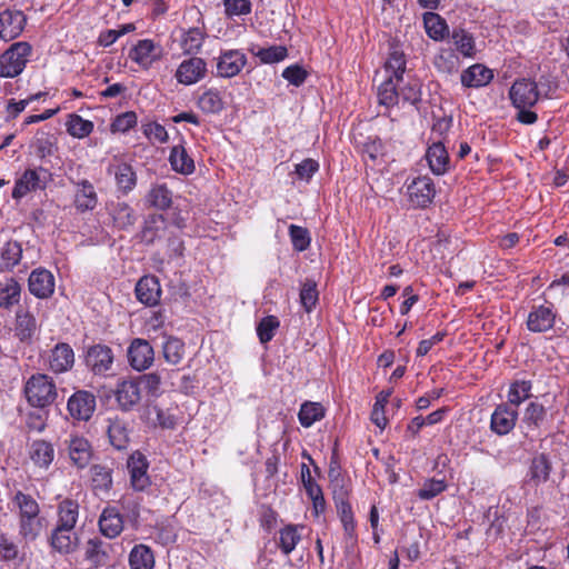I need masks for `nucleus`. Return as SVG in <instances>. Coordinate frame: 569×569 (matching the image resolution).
<instances>
[{"instance_id":"1","label":"nucleus","mask_w":569,"mask_h":569,"mask_svg":"<svg viewBox=\"0 0 569 569\" xmlns=\"http://www.w3.org/2000/svg\"><path fill=\"white\" fill-rule=\"evenodd\" d=\"M551 96V87L545 90V84L538 83L530 79H519L513 82L509 90V98L515 108H531L540 97L549 98Z\"/></svg>"},{"instance_id":"2","label":"nucleus","mask_w":569,"mask_h":569,"mask_svg":"<svg viewBox=\"0 0 569 569\" xmlns=\"http://www.w3.org/2000/svg\"><path fill=\"white\" fill-rule=\"evenodd\" d=\"M24 395L32 407L44 408L57 398V389L53 380L43 373L31 376L26 386Z\"/></svg>"},{"instance_id":"3","label":"nucleus","mask_w":569,"mask_h":569,"mask_svg":"<svg viewBox=\"0 0 569 569\" xmlns=\"http://www.w3.org/2000/svg\"><path fill=\"white\" fill-rule=\"evenodd\" d=\"M31 46L28 42H16L0 56V77L14 78L19 76L31 54Z\"/></svg>"},{"instance_id":"4","label":"nucleus","mask_w":569,"mask_h":569,"mask_svg":"<svg viewBox=\"0 0 569 569\" xmlns=\"http://www.w3.org/2000/svg\"><path fill=\"white\" fill-rule=\"evenodd\" d=\"M50 172L42 168L27 169L14 183L12 198L20 200L30 192L44 190L50 181Z\"/></svg>"},{"instance_id":"5","label":"nucleus","mask_w":569,"mask_h":569,"mask_svg":"<svg viewBox=\"0 0 569 569\" xmlns=\"http://www.w3.org/2000/svg\"><path fill=\"white\" fill-rule=\"evenodd\" d=\"M113 362V350L107 345H93L86 351L84 363L93 375L106 376L112 369Z\"/></svg>"},{"instance_id":"6","label":"nucleus","mask_w":569,"mask_h":569,"mask_svg":"<svg viewBox=\"0 0 569 569\" xmlns=\"http://www.w3.org/2000/svg\"><path fill=\"white\" fill-rule=\"evenodd\" d=\"M247 56L238 49L222 50L216 58V76L219 78H233L247 64Z\"/></svg>"},{"instance_id":"7","label":"nucleus","mask_w":569,"mask_h":569,"mask_svg":"<svg viewBox=\"0 0 569 569\" xmlns=\"http://www.w3.org/2000/svg\"><path fill=\"white\" fill-rule=\"evenodd\" d=\"M127 357L132 369L144 371L153 365L154 350L148 340L134 338L128 347Z\"/></svg>"},{"instance_id":"8","label":"nucleus","mask_w":569,"mask_h":569,"mask_svg":"<svg viewBox=\"0 0 569 569\" xmlns=\"http://www.w3.org/2000/svg\"><path fill=\"white\" fill-rule=\"evenodd\" d=\"M127 468L130 475V485L134 490L143 491L151 485L148 475L149 462L140 451H134L130 455Z\"/></svg>"},{"instance_id":"9","label":"nucleus","mask_w":569,"mask_h":569,"mask_svg":"<svg viewBox=\"0 0 569 569\" xmlns=\"http://www.w3.org/2000/svg\"><path fill=\"white\" fill-rule=\"evenodd\" d=\"M410 202L418 208L429 206L436 194L435 184L431 178L427 176L415 178L407 187Z\"/></svg>"},{"instance_id":"10","label":"nucleus","mask_w":569,"mask_h":569,"mask_svg":"<svg viewBox=\"0 0 569 569\" xmlns=\"http://www.w3.org/2000/svg\"><path fill=\"white\" fill-rule=\"evenodd\" d=\"M96 397L86 390L74 392L68 400V411L73 419L88 421L96 410Z\"/></svg>"},{"instance_id":"11","label":"nucleus","mask_w":569,"mask_h":569,"mask_svg":"<svg viewBox=\"0 0 569 569\" xmlns=\"http://www.w3.org/2000/svg\"><path fill=\"white\" fill-rule=\"evenodd\" d=\"M518 420V410L511 408V405H498L490 418V429L498 436H505L511 432Z\"/></svg>"},{"instance_id":"12","label":"nucleus","mask_w":569,"mask_h":569,"mask_svg":"<svg viewBox=\"0 0 569 569\" xmlns=\"http://www.w3.org/2000/svg\"><path fill=\"white\" fill-rule=\"evenodd\" d=\"M207 74V63L202 58L192 57L183 60L176 71L179 83L191 86L199 82Z\"/></svg>"},{"instance_id":"13","label":"nucleus","mask_w":569,"mask_h":569,"mask_svg":"<svg viewBox=\"0 0 569 569\" xmlns=\"http://www.w3.org/2000/svg\"><path fill=\"white\" fill-rule=\"evenodd\" d=\"M68 450L69 458L73 466L79 469H84L92 458V448L89 441L78 435H71L64 441Z\"/></svg>"},{"instance_id":"14","label":"nucleus","mask_w":569,"mask_h":569,"mask_svg":"<svg viewBox=\"0 0 569 569\" xmlns=\"http://www.w3.org/2000/svg\"><path fill=\"white\" fill-rule=\"evenodd\" d=\"M73 206L80 213L93 211L98 206V194L93 184L82 179L74 182Z\"/></svg>"},{"instance_id":"15","label":"nucleus","mask_w":569,"mask_h":569,"mask_svg":"<svg viewBox=\"0 0 569 569\" xmlns=\"http://www.w3.org/2000/svg\"><path fill=\"white\" fill-rule=\"evenodd\" d=\"M161 57V48L150 39L139 40L129 51V58L143 69H149Z\"/></svg>"},{"instance_id":"16","label":"nucleus","mask_w":569,"mask_h":569,"mask_svg":"<svg viewBox=\"0 0 569 569\" xmlns=\"http://www.w3.org/2000/svg\"><path fill=\"white\" fill-rule=\"evenodd\" d=\"M27 19L22 11L4 10L0 12V38L10 41L23 31Z\"/></svg>"},{"instance_id":"17","label":"nucleus","mask_w":569,"mask_h":569,"mask_svg":"<svg viewBox=\"0 0 569 569\" xmlns=\"http://www.w3.org/2000/svg\"><path fill=\"white\" fill-rule=\"evenodd\" d=\"M116 400L119 407L129 411L141 400V388L136 379H124L117 385Z\"/></svg>"},{"instance_id":"18","label":"nucleus","mask_w":569,"mask_h":569,"mask_svg":"<svg viewBox=\"0 0 569 569\" xmlns=\"http://www.w3.org/2000/svg\"><path fill=\"white\" fill-rule=\"evenodd\" d=\"M48 365L56 373L69 371L74 365L73 349L64 342L56 345L48 356Z\"/></svg>"},{"instance_id":"19","label":"nucleus","mask_w":569,"mask_h":569,"mask_svg":"<svg viewBox=\"0 0 569 569\" xmlns=\"http://www.w3.org/2000/svg\"><path fill=\"white\" fill-rule=\"evenodd\" d=\"M556 311L552 306L533 307L528 315L527 328L531 332H546L550 330L556 320Z\"/></svg>"},{"instance_id":"20","label":"nucleus","mask_w":569,"mask_h":569,"mask_svg":"<svg viewBox=\"0 0 569 569\" xmlns=\"http://www.w3.org/2000/svg\"><path fill=\"white\" fill-rule=\"evenodd\" d=\"M137 299L148 307L159 303L161 298V287L157 277L144 276L136 284Z\"/></svg>"},{"instance_id":"21","label":"nucleus","mask_w":569,"mask_h":569,"mask_svg":"<svg viewBox=\"0 0 569 569\" xmlns=\"http://www.w3.org/2000/svg\"><path fill=\"white\" fill-rule=\"evenodd\" d=\"M56 457V450L50 441L38 439L31 442L29 458L32 463L43 470H48Z\"/></svg>"},{"instance_id":"22","label":"nucleus","mask_w":569,"mask_h":569,"mask_svg":"<svg viewBox=\"0 0 569 569\" xmlns=\"http://www.w3.org/2000/svg\"><path fill=\"white\" fill-rule=\"evenodd\" d=\"M107 172L114 176L118 190L128 194L137 184V176L127 162L117 161L108 167Z\"/></svg>"},{"instance_id":"23","label":"nucleus","mask_w":569,"mask_h":569,"mask_svg":"<svg viewBox=\"0 0 569 569\" xmlns=\"http://www.w3.org/2000/svg\"><path fill=\"white\" fill-rule=\"evenodd\" d=\"M28 282L30 292L38 298H48L54 291V278L48 270H33Z\"/></svg>"},{"instance_id":"24","label":"nucleus","mask_w":569,"mask_h":569,"mask_svg":"<svg viewBox=\"0 0 569 569\" xmlns=\"http://www.w3.org/2000/svg\"><path fill=\"white\" fill-rule=\"evenodd\" d=\"M99 529L104 537L110 539L122 532L123 519L114 507H107L102 510L99 517Z\"/></svg>"},{"instance_id":"25","label":"nucleus","mask_w":569,"mask_h":569,"mask_svg":"<svg viewBox=\"0 0 569 569\" xmlns=\"http://www.w3.org/2000/svg\"><path fill=\"white\" fill-rule=\"evenodd\" d=\"M460 79L466 88H481L491 82L493 72L486 66L476 63L463 70Z\"/></svg>"},{"instance_id":"26","label":"nucleus","mask_w":569,"mask_h":569,"mask_svg":"<svg viewBox=\"0 0 569 569\" xmlns=\"http://www.w3.org/2000/svg\"><path fill=\"white\" fill-rule=\"evenodd\" d=\"M37 330L34 316L26 308L20 307L16 312L14 335L21 342H29Z\"/></svg>"},{"instance_id":"27","label":"nucleus","mask_w":569,"mask_h":569,"mask_svg":"<svg viewBox=\"0 0 569 569\" xmlns=\"http://www.w3.org/2000/svg\"><path fill=\"white\" fill-rule=\"evenodd\" d=\"M406 70V57L403 51L395 41L389 43V54L385 62V76H392L397 82L402 81V76Z\"/></svg>"},{"instance_id":"28","label":"nucleus","mask_w":569,"mask_h":569,"mask_svg":"<svg viewBox=\"0 0 569 569\" xmlns=\"http://www.w3.org/2000/svg\"><path fill=\"white\" fill-rule=\"evenodd\" d=\"M301 481L308 497L312 500L316 513L325 511L326 501L320 486L315 481L306 463L301 465Z\"/></svg>"},{"instance_id":"29","label":"nucleus","mask_w":569,"mask_h":569,"mask_svg":"<svg viewBox=\"0 0 569 569\" xmlns=\"http://www.w3.org/2000/svg\"><path fill=\"white\" fill-rule=\"evenodd\" d=\"M426 160L432 173L437 176L445 174L449 169V154L441 142H435L428 148Z\"/></svg>"},{"instance_id":"30","label":"nucleus","mask_w":569,"mask_h":569,"mask_svg":"<svg viewBox=\"0 0 569 569\" xmlns=\"http://www.w3.org/2000/svg\"><path fill=\"white\" fill-rule=\"evenodd\" d=\"M114 226L127 229L136 222L134 210L124 201H111L107 204Z\"/></svg>"},{"instance_id":"31","label":"nucleus","mask_w":569,"mask_h":569,"mask_svg":"<svg viewBox=\"0 0 569 569\" xmlns=\"http://www.w3.org/2000/svg\"><path fill=\"white\" fill-rule=\"evenodd\" d=\"M107 433L110 443L118 450L126 449L129 443V431L122 419L108 418Z\"/></svg>"},{"instance_id":"32","label":"nucleus","mask_w":569,"mask_h":569,"mask_svg":"<svg viewBox=\"0 0 569 569\" xmlns=\"http://www.w3.org/2000/svg\"><path fill=\"white\" fill-rule=\"evenodd\" d=\"M172 169L181 174H191L196 167L193 159L188 154L183 144L172 147L169 156Z\"/></svg>"},{"instance_id":"33","label":"nucleus","mask_w":569,"mask_h":569,"mask_svg":"<svg viewBox=\"0 0 569 569\" xmlns=\"http://www.w3.org/2000/svg\"><path fill=\"white\" fill-rule=\"evenodd\" d=\"M91 486L96 495L108 493L112 488V469L103 465L90 468Z\"/></svg>"},{"instance_id":"34","label":"nucleus","mask_w":569,"mask_h":569,"mask_svg":"<svg viewBox=\"0 0 569 569\" xmlns=\"http://www.w3.org/2000/svg\"><path fill=\"white\" fill-rule=\"evenodd\" d=\"M206 39V32L203 27H191L187 30H182L180 46L186 54L198 53Z\"/></svg>"},{"instance_id":"35","label":"nucleus","mask_w":569,"mask_h":569,"mask_svg":"<svg viewBox=\"0 0 569 569\" xmlns=\"http://www.w3.org/2000/svg\"><path fill=\"white\" fill-rule=\"evenodd\" d=\"M79 516V505L71 499L62 500L58 506V525L57 527L67 530H73Z\"/></svg>"},{"instance_id":"36","label":"nucleus","mask_w":569,"mask_h":569,"mask_svg":"<svg viewBox=\"0 0 569 569\" xmlns=\"http://www.w3.org/2000/svg\"><path fill=\"white\" fill-rule=\"evenodd\" d=\"M396 78L392 76L383 77V80L378 86V101L380 104L389 108L399 102V90Z\"/></svg>"},{"instance_id":"37","label":"nucleus","mask_w":569,"mask_h":569,"mask_svg":"<svg viewBox=\"0 0 569 569\" xmlns=\"http://www.w3.org/2000/svg\"><path fill=\"white\" fill-rule=\"evenodd\" d=\"M129 566L131 569H153L154 556L150 547L146 545H136L129 555Z\"/></svg>"},{"instance_id":"38","label":"nucleus","mask_w":569,"mask_h":569,"mask_svg":"<svg viewBox=\"0 0 569 569\" xmlns=\"http://www.w3.org/2000/svg\"><path fill=\"white\" fill-rule=\"evenodd\" d=\"M423 24L427 34L436 41L443 40L449 34L447 22L438 13H425Z\"/></svg>"},{"instance_id":"39","label":"nucleus","mask_w":569,"mask_h":569,"mask_svg":"<svg viewBox=\"0 0 569 569\" xmlns=\"http://www.w3.org/2000/svg\"><path fill=\"white\" fill-rule=\"evenodd\" d=\"M460 63L459 56L452 49H441L433 60L436 69L446 74L458 72Z\"/></svg>"},{"instance_id":"40","label":"nucleus","mask_w":569,"mask_h":569,"mask_svg":"<svg viewBox=\"0 0 569 569\" xmlns=\"http://www.w3.org/2000/svg\"><path fill=\"white\" fill-rule=\"evenodd\" d=\"M338 473L332 479L333 483V500L336 503L337 511L339 513L340 520L349 519L353 517L351 505L348 501V490L343 488V486L339 485Z\"/></svg>"},{"instance_id":"41","label":"nucleus","mask_w":569,"mask_h":569,"mask_svg":"<svg viewBox=\"0 0 569 569\" xmlns=\"http://www.w3.org/2000/svg\"><path fill=\"white\" fill-rule=\"evenodd\" d=\"M456 49L467 58H472L476 53L473 37L462 28H455L450 34Z\"/></svg>"},{"instance_id":"42","label":"nucleus","mask_w":569,"mask_h":569,"mask_svg":"<svg viewBox=\"0 0 569 569\" xmlns=\"http://www.w3.org/2000/svg\"><path fill=\"white\" fill-rule=\"evenodd\" d=\"M22 256V248L18 241H8L0 250V269L10 270L17 266Z\"/></svg>"},{"instance_id":"43","label":"nucleus","mask_w":569,"mask_h":569,"mask_svg":"<svg viewBox=\"0 0 569 569\" xmlns=\"http://www.w3.org/2000/svg\"><path fill=\"white\" fill-rule=\"evenodd\" d=\"M250 52L264 64L280 62L288 56V49L284 46H270L268 48L257 47V49L253 47L250 49Z\"/></svg>"},{"instance_id":"44","label":"nucleus","mask_w":569,"mask_h":569,"mask_svg":"<svg viewBox=\"0 0 569 569\" xmlns=\"http://www.w3.org/2000/svg\"><path fill=\"white\" fill-rule=\"evenodd\" d=\"M93 123L79 114L70 113L66 121L67 132L73 138L83 139L93 131Z\"/></svg>"},{"instance_id":"45","label":"nucleus","mask_w":569,"mask_h":569,"mask_svg":"<svg viewBox=\"0 0 569 569\" xmlns=\"http://www.w3.org/2000/svg\"><path fill=\"white\" fill-rule=\"evenodd\" d=\"M532 385L527 380H517L510 385L507 405L518 408L525 400L531 397Z\"/></svg>"},{"instance_id":"46","label":"nucleus","mask_w":569,"mask_h":569,"mask_svg":"<svg viewBox=\"0 0 569 569\" xmlns=\"http://www.w3.org/2000/svg\"><path fill=\"white\" fill-rule=\"evenodd\" d=\"M147 201L158 210H166L172 203V194L166 184H154L148 192Z\"/></svg>"},{"instance_id":"47","label":"nucleus","mask_w":569,"mask_h":569,"mask_svg":"<svg viewBox=\"0 0 569 569\" xmlns=\"http://www.w3.org/2000/svg\"><path fill=\"white\" fill-rule=\"evenodd\" d=\"M551 463L543 453L533 457L530 465V479L536 485L546 482L549 479Z\"/></svg>"},{"instance_id":"48","label":"nucleus","mask_w":569,"mask_h":569,"mask_svg":"<svg viewBox=\"0 0 569 569\" xmlns=\"http://www.w3.org/2000/svg\"><path fill=\"white\" fill-rule=\"evenodd\" d=\"M72 530L56 527L51 535V546L60 553H69L74 549V539Z\"/></svg>"},{"instance_id":"49","label":"nucleus","mask_w":569,"mask_h":569,"mask_svg":"<svg viewBox=\"0 0 569 569\" xmlns=\"http://www.w3.org/2000/svg\"><path fill=\"white\" fill-rule=\"evenodd\" d=\"M44 526V519L39 516L19 519V533L26 540H36Z\"/></svg>"},{"instance_id":"50","label":"nucleus","mask_w":569,"mask_h":569,"mask_svg":"<svg viewBox=\"0 0 569 569\" xmlns=\"http://www.w3.org/2000/svg\"><path fill=\"white\" fill-rule=\"evenodd\" d=\"M325 417V408L319 402H305L298 413L301 426L308 428Z\"/></svg>"},{"instance_id":"51","label":"nucleus","mask_w":569,"mask_h":569,"mask_svg":"<svg viewBox=\"0 0 569 569\" xmlns=\"http://www.w3.org/2000/svg\"><path fill=\"white\" fill-rule=\"evenodd\" d=\"M198 107L206 113H218L223 109L221 93L217 89H208L198 99Z\"/></svg>"},{"instance_id":"52","label":"nucleus","mask_w":569,"mask_h":569,"mask_svg":"<svg viewBox=\"0 0 569 569\" xmlns=\"http://www.w3.org/2000/svg\"><path fill=\"white\" fill-rule=\"evenodd\" d=\"M21 293L20 284L9 279L4 282H0V307L9 308L19 302Z\"/></svg>"},{"instance_id":"53","label":"nucleus","mask_w":569,"mask_h":569,"mask_svg":"<svg viewBox=\"0 0 569 569\" xmlns=\"http://www.w3.org/2000/svg\"><path fill=\"white\" fill-rule=\"evenodd\" d=\"M301 540L298 527L288 525L279 531V547L284 555H289Z\"/></svg>"},{"instance_id":"54","label":"nucleus","mask_w":569,"mask_h":569,"mask_svg":"<svg viewBox=\"0 0 569 569\" xmlns=\"http://www.w3.org/2000/svg\"><path fill=\"white\" fill-rule=\"evenodd\" d=\"M13 503L19 508L20 518L36 517L40 513V507L36 499L22 491L16 493Z\"/></svg>"},{"instance_id":"55","label":"nucleus","mask_w":569,"mask_h":569,"mask_svg":"<svg viewBox=\"0 0 569 569\" xmlns=\"http://www.w3.org/2000/svg\"><path fill=\"white\" fill-rule=\"evenodd\" d=\"M162 349L164 360L170 365H178L184 356V343L176 337H169Z\"/></svg>"},{"instance_id":"56","label":"nucleus","mask_w":569,"mask_h":569,"mask_svg":"<svg viewBox=\"0 0 569 569\" xmlns=\"http://www.w3.org/2000/svg\"><path fill=\"white\" fill-rule=\"evenodd\" d=\"M280 321L276 316H267L262 318L257 326V335L261 343H267L272 340Z\"/></svg>"},{"instance_id":"57","label":"nucleus","mask_w":569,"mask_h":569,"mask_svg":"<svg viewBox=\"0 0 569 569\" xmlns=\"http://www.w3.org/2000/svg\"><path fill=\"white\" fill-rule=\"evenodd\" d=\"M289 236L292 242V247L295 250L302 252L307 250L310 246L311 238L307 228L290 224L289 226Z\"/></svg>"},{"instance_id":"58","label":"nucleus","mask_w":569,"mask_h":569,"mask_svg":"<svg viewBox=\"0 0 569 569\" xmlns=\"http://www.w3.org/2000/svg\"><path fill=\"white\" fill-rule=\"evenodd\" d=\"M546 417L545 407L538 402H530L523 413V422L528 428H538Z\"/></svg>"},{"instance_id":"59","label":"nucleus","mask_w":569,"mask_h":569,"mask_svg":"<svg viewBox=\"0 0 569 569\" xmlns=\"http://www.w3.org/2000/svg\"><path fill=\"white\" fill-rule=\"evenodd\" d=\"M447 489V483L439 479H428L417 491V496L421 500H431Z\"/></svg>"},{"instance_id":"60","label":"nucleus","mask_w":569,"mask_h":569,"mask_svg":"<svg viewBox=\"0 0 569 569\" xmlns=\"http://www.w3.org/2000/svg\"><path fill=\"white\" fill-rule=\"evenodd\" d=\"M318 301L317 284L306 280L300 290V302L307 312H310Z\"/></svg>"},{"instance_id":"61","label":"nucleus","mask_w":569,"mask_h":569,"mask_svg":"<svg viewBox=\"0 0 569 569\" xmlns=\"http://www.w3.org/2000/svg\"><path fill=\"white\" fill-rule=\"evenodd\" d=\"M136 380L150 396L158 397L161 393V377L157 372L144 373Z\"/></svg>"},{"instance_id":"62","label":"nucleus","mask_w":569,"mask_h":569,"mask_svg":"<svg viewBox=\"0 0 569 569\" xmlns=\"http://www.w3.org/2000/svg\"><path fill=\"white\" fill-rule=\"evenodd\" d=\"M86 557L96 565L104 560L107 553L102 550V541L100 539L93 538L87 542Z\"/></svg>"},{"instance_id":"63","label":"nucleus","mask_w":569,"mask_h":569,"mask_svg":"<svg viewBox=\"0 0 569 569\" xmlns=\"http://www.w3.org/2000/svg\"><path fill=\"white\" fill-rule=\"evenodd\" d=\"M226 14L229 17L242 16L251 12L250 0H223Z\"/></svg>"},{"instance_id":"64","label":"nucleus","mask_w":569,"mask_h":569,"mask_svg":"<svg viewBox=\"0 0 569 569\" xmlns=\"http://www.w3.org/2000/svg\"><path fill=\"white\" fill-rule=\"evenodd\" d=\"M137 123V116L132 111L119 114L111 124L113 132H127Z\"/></svg>"}]
</instances>
